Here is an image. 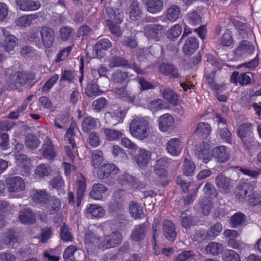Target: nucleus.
<instances>
[{"mask_svg":"<svg viewBox=\"0 0 261 261\" xmlns=\"http://www.w3.org/2000/svg\"><path fill=\"white\" fill-rule=\"evenodd\" d=\"M35 78V74L33 72H17L11 74L7 82V89L9 90L19 89L31 83Z\"/></svg>","mask_w":261,"mask_h":261,"instance_id":"1","label":"nucleus"},{"mask_svg":"<svg viewBox=\"0 0 261 261\" xmlns=\"http://www.w3.org/2000/svg\"><path fill=\"white\" fill-rule=\"evenodd\" d=\"M149 118L147 117L133 120L129 126L132 135L140 140L147 138L149 135Z\"/></svg>","mask_w":261,"mask_h":261,"instance_id":"2","label":"nucleus"},{"mask_svg":"<svg viewBox=\"0 0 261 261\" xmlns=\"http://www.w3.org/2000/svg\"><path fill=\"white\" fill-rule=\"evenodd\" d=\"M17 38L6 31L5 29L0 28V46L8 53L14 50L17 45Z\"/></svg>","mask_w":261,"mask_h":261,"instance_id":"3","label":"nucleus"},{"mask_svg":"<svg viewBox=\"0 0 261 261\" xmlns=\"http://www.w3.org/2000/svg\"><path fill=\"white\" fill-rule=\"evenodd\" d=\"M256 184V181H254L251 183L244 182L238 185L234 191L235 198L241 202L247 201L248 195L253 191Z\"/></svg>","mask_w":261,"mask_h":261,"instance_id":"4","label":"nucleus"},{"mask_svg":"<svg viewBox=\"0 0 261 261\" xmlns=\"http://www.w3.org/2000/svg\"><path fill=\"white\" fill-rule=\"evenodd\" d=\"M122 235L118 231H114L106 236L99 243V248L104 250L118 246L122 241Z\"/></svg>","mask_w":261,"mask_h":261,"instance_id":"5","label":"nucleus"},{"mask_svg":"<svg viewBox=\"0 0 261 261\" xmlns=\"http://www.w3.org/2000/svg\"><path fill=\"white\" fill-rule=\"evenodd\" d=\"M216 118L218 124V129L216 133V136H220L226 143L231 144V133L227 128L226 120L218 114H216Z\"/></svg>","mask_w":261,"mask_h":261,"instance_id":"6","label":"nucleus"},{"mask_svg":"<svg viewBox=\"0 0 261 261\" xmlns=\"http://www.w3.org/2000/svg\"><path fill=\"white\" fill-rule=\"evenodd\" d=\"M143 29L145 35L155 41H160L163 35L164 27L160 24H146Z\"/></svg>","mask_w":261,"mask_h":261,"instance_id":"7","label":"nucleus"},{"mask_svg":"<svg viewBox=\"0 0 261 261\" xmlns=\"http://www.w3.org/2000/svg\"><path fill=\"white\" fill-rule=\"evenodd\" d=\"M204 196L202 199L201 205L202 213L204 215H207L212 208L211 195L212 194V185L207 182L203 187Z\"/></svg>","mask_w":261,"mask_h":261,"instance_id":"8","label":"nucleus"},{"mask_svg":"<svg viewBox=\"0 0 261 261\" xmlns=\"http://www.w3.org/2000/svg\"><path fill=\"white\" fill-rule=\"evenodd\" d=\"M109 65L111 67H122L133 69L138 74H143L135 63L129 64L128 61L121 57L113 56L110 58Z\"/></svg>","mask_w":261,"mask_h":261,"instance_id":"9","label":"nucleus"},{"mask_svg":"<svg viewBox=\"0 0 261 261\" xmlns=\"http://www.w3.org/2000/svg\"><path fill=\"white\" fill-rule=\"evenodd\" d=\"M6 185L10 192H19L25 189L23 179L19 176H10L6 179Z\"/></svg>","mask_w":261,"mask_h":261,"instance_id":"10","label":"nucleus"},{"mask_svg":"<svg viewBox=\"0 0 261 261\" xmlns=\"http://www.w3.org/2000/svg\"><path fill=\"white\" fill-rule=\"evenodd\" d=\"M197 158L202 160L203 163H207L212 156L211 146L205 142H202L196 148L195 152Z\"/></svg>","mask_w":261,"mask_h":261,"instance_id":"11","label":"nucleus"},{"mask_svg":"<svg viewBox=\"0 0 261 261\" xmlns=\"http://www.w3.org/2000/svg\"><path fill=\"white\" fill-rule=\"evenodd\" d=\"M100 243L101 241L99 240V238L93 232L90 230L86 232L85 236V244L88 252H92L97 247L99 248Z\"/></svg>","mask_w":261,"mask_h":261,"instance_id":"12","label":"nucleus"},{"mask_svg":"<svg viewBox=\"0 0 261 261\" xmlns=\"http://www.w3.org/2000/svg\"><path fill=\"white\" fill-rule=\"evenodd\" d=\"M40 35L44 46L46 48H50L53 45L55 40V31L54 30L44 26L41 29Z\"/></svg>","mask_w":261,"mask_h":261,"instance_id":"13","label":"nucleus"},{"mask_svg":"<svg viewBox=\"0 0 261 261\" xmlns=\"http://www.w3.org/2000/svg\"><path fill=\"white\" fill-rule=\"evenodd\" d=\"M150 159V152L143 148L138 150V152L135 156V160L138 166L141 169H143L147 167Z\"/></svg>","mask_w":261,"mask_h":261,"instance_id":"14","label":"nucleus"},{"mask_svg":"<svg viewBox=\"0 0 261 261\" xmlns=\"http://www.w3.org/2000/svg\"><path fill=\"white\" fill-rule=\"evenodd\" d=\"M162 230L165 237L169 241H174L177 236L175 227L174 223L168 220L163 222Z\"/></svg>","mask_w":261,"mask_h":261,"instance_id":"15","label":"nucleus"},{"mask_svg":"<svg viewBox=\"0 0 261 261\" xmlns=\"http://www.w3.org/2000/svg\"><path fill=\"white\" fill-rule=\"evenodd\" d=\"M254 125L249 122H244L240 124L237 129L236 133L240 139L254 136Z\"/></svg>","mask_w":261,"mask_h":261,"instance_id":"16","label":"nucleus"},{"mask_svg":"<svg viewBox=\"0 0 261 261\" xmlns=\"http://www.w3.org/2000/svg\"><path fill=\"white\" fill-rule=\"evenodd\" d=\"M102 15L105 18L113 19L116 23L120 24L123 21V13L117 9H114L111 7H106L103 10Z\"/></svg>","mask_w":261,"mask_h":261,"instance_id":"17","label":"nucleus"},{"mask_svg":"<svg viewBox=\"0 0 261 261\" xmlns=\"http://www.w3.org/2000/svg\"><path fill=\"white\" fill-rule=\"evenodd\" d=\"M19 221L24 224H32L36 221V216L33 211L29 208L20 210L18 214Z\"/></svg>","mask_w":261,"mask_h":261,"instance_id":"18","label":"nucleus"},{"mask_svg":"<svg viewBox=\"0 0 261 261\" xmlns=\"http://www.w3.org/2000/svg\"><path fill=\"white\" fill-rule=\"evenodd\" d=\"M19 9L23 11H36L41 6L39 1L33 0H16Z\"/></svg>","mask_w":261,"mask_h":261,"instance_id":"19","label":"nucleus"},{"mask_svg":"<svg viewBox=\"0 0 261 261\" xmlns=\"http://www.w3.org/2000/svg\"><path fill=\"white\" fill-rule=\"evenodd\" d=\"M174 123V118L168 113L160 116L158 120L159 129L163 132L168 131L173 126Z\"/></svg>","mask_w":261,"mask_h":261,"instance_id":"20","label":"nucleus"},{"mask_svg":"<svg viewBox=\"0 0 261 261\" xmlns=\"http://www.w3.org/2000/svg\"><path fill=\"white\" fill-rule=\"evenodd\" d=\"M147 231V228L145 223L136 225L132 231L130 237L134 241L139 242L144 239Z\"/></svg>","mask_w":261,"mask_h":261,"instance_id":"21","label":"nucleus"},{"mask_svg":"<svg viewBox=\"0 0 261 261\" xmlns=\"http://www.w3.org/2000/svg\"><path fill=\"white\" fill-rule=\"evenodd\" d=\"M182 149L181 143L177 138H172L166 144L167 152L172 155L178 156Z\"/></svg>","mask_w":261,"mask_h":261,"instance_id":"22","label":"nucleus"},{"mask_svg":"<svg viewBox=\"0 0 261 261\" xmlns=\"http://www.w3.org/2000/svg\"><path fill=\"white\" fill-rule=\"evenodd\" d=\"M215 182L218 188L223 191L230 190L233 185L232 180L222 174L216 177Z\"/></svg>","mask_w":261,"mask_h":261,"instance_id":"23","label":"nucleus"},{"mask_svg":"<svg viewBox=\"0 0 261 261\" xmlns=\"http://www.w3.org/2000/svg\"><path fill=\"white\" fill-rule=\"evenodd\" d=\"M119 171L118 168L114 164H105L98 171V176L100 178H108L111 174H116Z\"/></svg>","mask_w":261,"mask_h":261,"instance_id":"24","label":"nucleus"},{"mask_svg":"<svg viewBox=\"0 0 261 261\" xmlns=\"http://www.w3.org/2000/svg\"><path fill=\"white\" fill-rule=\"evenodd\" d=\"M199 43L195 37H189L186 40L182 50L186 55L191 56L198 47Z\"/></svg>","mask_w":261,"mask_h":261,"instance_id":"25","label":"nucleus"},{"mask_svg":"<svg viewBox=\"0 0 261 261\" xmlns=\"http://www.w3.org/2000/svg\"><path fill=\"white\" fill-rule=\"evenodd\" d=\"M181 14V8L176 5H172L168 8L165 13V18L169 21H176Z\"/></svg>","mask_w":261,"mask_h":261,"instance_id":"26","label":"nucleus"},{"mask_svg":"<svg viewBox=\"0 0 261 261\" xmlns=\"http://www.w3.org/2000/svg\"><path fill=\"white\" fill-rule=\"evenodd\" d=\"M213 156L221 163H225L230 159L229 154L226 152L225 146L222 145L213 149Z\"/></svg>","mask_w":261,"mask_h":261,"instance_id":"27","label":"nucleus"},{"mask_svg":"<svg viewBox=\"0 0 261 261\" xmlns=\"http://www.w3.org/2000/svg\"><path fill=\"white\" fill-rule=\"evenodd\" d=\"M159 70L161 73L170 78H177L179 76L177 68L173 65L163 63L160 65Z\"/></svg>","mask_w":261,"mask_h":261,"instance_id":"28","label":"nucleus"},{"mask_svg":"<svg viewBox=\"0 0 261 261\" xmlns=\"http://www.w3.org/2000/svg\"><path fill=\"white\" fill-rule=\"evenodd\" d=\"M108 190L106 186L102 184H96L93 186L89 193V196L95 200H101L103 194Z\"/></svg>","mask_w":261,"mask_h":261,"instance_id":"29","label":"nucleus"},{"mask_svg":"<svg viewBox=\"0 0 261 261\" xmlns=\"http://www.w3.org/2000/svg\"><path fill=\"white\" fill-rule=\"evenodd\" d=\"M77 205L79 206L81 203L82 199L83 198L85 189L86 187V183L85 177L81 173L77 174Z\"/></svg>","mask_w":261,"mask_h":261,"instance_id":"30","label":"nucleus"},{"mask_svg":"<svg viewBox=\"0 0 261 261\" xmlns=\"http://www.w3.org/2000/svg\"><path fill=\"white\" fill-rule=\"evenodd\" d=\"M107 117L110 118L109 122L115 125L123 119L125 113L122 109H118L107 113Z\"/></svg>","mask_w":261,"mask_h":261,"instance_id":"31","label":"nucleus"},{"mask_svg":"<svg viewBox=\"0 0 261 261\" xmlns=\"http://www.w3.org/2000/svg\"><path fill=\"white\" fill-rule=\"evenodd\" d=\"M147 11L152 14L160 12L164 8L163 0H148L146 3Z\"/></svg>","mask_w":261,"mask_h":261,"instance_id":"32","label":"nucleus"},{"mask_svg":"<svg viewBox=\"0 0 261 261\" xmlns=\"http://www.w3.org/2000/svg\"><path fill=\"white\" fill-rule=\"evenodd\" d=\"M99 123V121L98 119L91 116L86 117L84 119L82 123V130L85 133H88L95 129Z\"/></svg>","mask_w":261,"mask_h":261,"instance_id":"33","label":"nucleus"},{"mask_svg":"<svg viewBox=\"0 0 261 261\" xmlns=\"http://www.w3.org/2000/svg\"><path fill=\"white\" fill-rule=\"evenodd\" d=\"M129 210L131 216L135 219H141L144 216L143 208L137 202L132 201L129 204Z\"/></svg>","mask_w":261,"mask_h":261,"instance_id":"34","label":"nucleus"},{"mask_svg":"<svg viewBox=\"0 0 261 261\" xmlns=\"http://www.w3.org/2000/svg\"><path fill=\"white\" fill-rule=\"evenodd\" d=\"M254 50V45L248 41L244 40L235 49V54L238 56H242L246 53L251 54Z\"/></svg>","mask_w":261,"mask_h":261,"instance_id":"35","label":"nucleus"},{"mask_svg":"<svg viewBox=\"0 0 261 261\" xmlns=\"http://www.w3.org/2000/svg\"><path fill=\"white\" fill-rule=\"evenodd\" d=\"M50 196L45 190H36L32 197L37 204H45L48 202Z\"/></svg>","mask_w":261,"mask_h":261,"instance_id":"36","label":"nucleus"},{"mask_svg":"<svg viewBox=\"0 0 261 261\" xmlns=\"http://www.w3.org/2000/svg\"><path fill=\"white\" fill-rule=\"evenodd\" d=\"M211 130V127L209 124L205 122H200L194 131V134L204 139L210 135Z\"/></svg>","mask_w":261,"mask_h":261,"instance_id":"37","label":"nucleus"},{"mask_svg":"<svg viewBox=\"0 0 261 261\" xmlns=\"http://www.w3.org/2000/svg\"><path fill=\"white\" fill-rule=\"evenodd\" d=\"M129 76L128 72L120 69H116L112 73L110 81L114 83L121 84Z\"/></svg>","mask_w":261,"mask_h":261,"instance_id":"38","label":"nucleus"},{"mask_svg":"<svg viewBox=\"0 0 261 261\" xmlns=\"http://www.w3.org/2000/svg\"><path fill=\"white\" fill-rule=\"evenodd\" d=\"M41 152L43 156L48 160H52L56 155L53 144L49 140H47L44 143Z\"/></svg>","mask_w":261,"mask_h":261,"instance_id":"39","label":"nucleus"},{"mask_svg":"<svg viewBox=\"0 0 261 261\" xmlns=\"http://www.w3.org/2000/svg\"><path fill=\"white\" fill-rule=\"evenodd\" d=\"M112 46L111 41L108 39L99 40L95 45V51L97 57H101L102 51L107 50Z\"/></svg>","mask_w":261,"mask_h":261,"instance_id":"40","label":"nucleus"},{"mask_svg":"<svg viewBox=\"0 0 261 261\" xmlns=\"http://www.w3.org/2000/svg\"><path fill=\"white\" fill-rule=\"evenodd\" d=\"M52 171V168L49 165L42 164L36 167L35 174L38 178H44L51 175Z\"/></svg>","mask_w":261,"mask_h":261,"instance_id":"41","label":"nucleus"},{"mask_svg":"<svg viewBox=\"0 0 261 261\" xmlns=\"http://www.w3.org/2000/svg\"><path fill=\"white\" fill-rule=\"evenodd\" d=\"M163 97L172 105L175 106L178 100L177 95L168 87L161 89Z\"/></svg>","mask_w":261,"mask_h":261,"instance_id":"42","label":"nucleus"},{"mask_svg":"<svg viewBox=\"0 0 261 261\" xmlns=\"http://www.w3.org/2000/svg\"><path fill=\"white\" fill-rule=\"evenodd\" d=\"M211 230L207 232L204 230H197L193 235V239L198 243H207L211 240Z\"/></svg>","mask_w":261,"mask_h":261,"instance_id":"43","label":"nucleus"},{"mask_svg":"<svg viewBox=\"0 0 261 261\" xmlns=\"http://www.w3.org/2000/svg\"><path fill=\"white\" fill-rule=\"evenodd\" d=\"M77 129L76 124L74 122H72L66 133V139L69 142L72 149L76 148L74 137L75 136V133Z\"/></svg>","mask_w":261,"mask_h":261,"instance_id":"44","label":"nucleus"},{"mask_svg":"<svg viewBox=\"0 0 261 261\" xmlns=\"http://www.w3.org/2000/svg\"><path fill=\"white\" fill-rule=\"evenodd\" d=\"M141 15V11L138 1L134 0L130 6L129 17L132 20H137Z\"/></svg>","mask_w":261,"mask_h":261,"instance_id":"45","label":"nucleus"},{"mask_svg":"<svg viewBox=\"0 0 261 261\" xmlns=\"http://www.w3.org/2000/svg\"><path fill=\"white\" fill-rule=\"evenodd\" d=\"M245 220V215L241 212H238L230 217L229 224L232 227L236 228L244 223Z\"/></svg>","mask_w":261,"mask_h":261,"instance_id":"46","label":"nucleus"},{"mask_svg":"<svg viewBox=\"0 0 261 261\" xmlns=\"http://www.w3.org/2000/svg\"><path fill=\"white\" fill-rule=\"evenodd\" d=\"M118 181L122 185H129L132 186H136L138 183L137 178L125 173L119 176Z\"/></svg>","mask_w":261,"mask_h":261,"instance_id":"47","label":"nucleus"},{"mask_svg":"<svg viewBox=\"0 0 261 261\" xmlns=\"http://www.w3.org/2000/svg\"><path fill=\"white\" fill-rule=\"evenodd\" d=\"M247 201L250 206L261 205V192L254 190L248 195Z\"/></svg>","mask_w":261,"mask_h":261,"instance_id":"48","label":"nucleus"},{"mask_svg":"<svg viewBox=\"0 0 261 261\" xmlns=\"http://www.w3.org/2000/svg\"><path fill=\"white\" fill-rule=\"evenodd\" d=\"M103 153L102 151L96 149L92 152L91 163L92 166L94 168H97L103 162Z\"/></svg>","mask_w":261,"mask_h":261,"instance_id":"49","label":"nucleus"},{"mask_svg":"<svg viewBox=\"0 0 261 261\" xmlns=\"http://www.w3.org/2000/svg\"><path fill=\"white\" fill-rule=\"evenodd\" d=\"M103 133L106 139L111 141L117 140L123 135L121 132L109 128H105Z\"/></svg>","mask_w":261,"mask_h":261,"instance_id":"50","label":"nucleus"},{"mask_svg":"<svg viewBox=\"0 0 261 261\" xmlns=\"http://www.w3.org/2000/svg\"><path fill=\"white\" fill-rule=\"evenodd\" d=\"M154 174L158 176V178L162 180V185L163 186L167 185L169 180L168 178V171L165 168H160L158 167H153Z\"/></svg>","mask_w":261,"mask_h":261,"instance_id":"51","label":"nucleus"},{"mask_svg":"<svg viewBox=\"0 0 261 261\" xmlns=\"http://www.w3.org/2000/svg\"><path fill=\"white\" fill-rule=\"evenodd\" d=\"M182 32V26L179 23L174 24L171 29L168 30L166 33L168 38L172 40L178 37Z\"/></svg>","mask_w":261,"mask_h":261,"instance_id":"52","label":"nucleus"},{"mask_svg":"<svg viewBox=\"0 0 261 261\" xmlns=\"http://www.w3.org/2000/svg\"><path fill=\"white\" fill-rule=\"evenodd\" d=\"M87 213L95 218H101L105 215L103 208L97 204H91L87 208Z\"/></svg>","mask_w":261,"mask_h":261,"instance_id":"53","label":"nucleus"},{"mask_svg":"<svg viewBox=\"0 0 261 261\" xmlns=\"http://www.w3.org/2000/svg\"><path fill=\"white\" fill-rule=\"evenodd\" d=\"M185 19L186 21L192 25H196L201 21V17L195 10L189 12L187 14Z\"/></svg>","mask_w":261,"mask_h":261,"instance_id":"54","label":"nucleus"},{"mask_svg":"<svg viewBox=\"0 0 261 261\" xmlns=\"http://www.w3.org/2000/svg\"><path fill=\"white\" fill-rule=\"evenodd\" d=\"M85 92L86 95L89 97L99 96L102 94V92L99 89V86L95 83L87 85Z\"/></svg>","mask_w":261,"mask_h":261,"instance_id":"55","label":"nucleus"},{"mask_svg":"<svg viewBox=\"0 0 261 261\" xmlns=\"http://www.w3.org/2000/svg\"><path fill=\"white\" fill-rule=\"evenodd\" d=\"M223 261H241L240 256L236 251L227 249L222 254Z\"/></svg>","mask_w":261,"mask_h":261,"instance_id":"56","label":"nucleus"},{"mask_svg":"<svg viewBox=\"0 0 261 261\" xmlns=\"http://www.w3.org/2000/svg\"><path fill=\"white\" fill-rule=\"evenodd\" d=\"M48 202H50L51 205L49 210L50 215H54L59 211L61 206V202L59 198L55 196H50Z\"/></svg>","mask_w":261,"mask_h":261,"instance_id":"57","label":"nucleus"},{"mask_svg":"<svg viewBox=\"0 0 261 261\" xmlns=\"http://www.w3.org/2000/svg\"><path fill=\"white\" fill-rule=\"evenodd\" d=\"M40 143V142L36 136L31 134L27 136L25 144L28 148L32 149L37 148Z\"/></svg>","mask_w":261,"mask_h":261,"instance_id":"58","label":"nucleus"},{"mask_svg":"<svg viewBox=\"0 0 261 261\" xmlns=\"http://www.w3.org/2000/svg\"><path fill=\"white\" fill-rule=\"evenodd\" d=\"M195 169V164L193 162L185 159V162L183 165V173L186 176H191L193 175Z\"/></svg>","mask_w":261,"mask_h":261,"instance_id":"59","label":"nucleus"},{"mask_svg":"<svg viewBox=\"0 0 261 261\" xmlns=\"http://www.w3.org/2000/svg\"><path fill=\"white\" fill-rule=\"evenodd\" d=\"M108 104V100L104 97H100L92 102V107L95 111L100 112Z\"/></svg>","mask_w":261,"mask_h":261,"instance_id":"60","label":"nucleus"},{"mask_svg":"<svg viewBox=\"0 0 261 261\" xmlns=\"http://www.w3.org/2000/svg\"><path fill=\"white\" fill-rule=\"evenodd\" d=\"M18 234L16 232H10L4 239L5 243L11 248H13L15 244L17 243Z\"/></svg>","mask_w":261,"mask_h":261,"instance_id":"61","label":"nucleus"},{"mask_svg":"<svg viewBox=\"0 0 261 261\" xmlns=\"http://www.w3.org/2000/svg\"><path fill=\"white\" fill-rule=\"evenodd\" d=\"M59 78V75L55 74L51 76L44 84L42 88L43 92H47L50 90L54 85L56 83Z\"/></svg>","mask_w":261,"mask_h":261,"instance_id":"62","label":"nucleus"},{"mask_svg":"<svg viewBox=\"0 0 261 261\" xmlns=\"http://www.w3.org/2000/svg\"><path fill=\"white\" fill-rule=\"evenodd\" d=\"M213 88L216 90L215 96L217 99L221 102H226L227 97L224 94H221V92L225 90L224 87L222 85H215L213 83Z\"/></svg>","mask_w":261,"mask_h":261,"instance_id":"63","label":"nucleus"},{"mask_svg":"<svg viewBox=\"0 0 261 261\" xmlns=\"http://www.w3.org/2000/svg\"><path fill=\"white\" fill-rule=\"evenodd\" d=\"M240 140L242 143L243 147L245 149L250 150L254 148L255 143L254 136L240 139Z\"/></svg>","mask_w":261,"mask_h":261,"instance_id":"64","label":"nucleus"}]
</instances>
